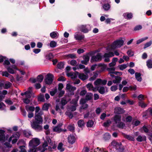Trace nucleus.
<instances>
[{
    "instance_id": "f257e3e1",
    "label": "nucleus",
    "mask_w": 152,
    "mask_h": 152,
    "mask_svg": "<svg viewBox=\"0 0 152 152\" xmlns=\"http://www.w3.org/2000/svg\"><path fill=\"white\" fill-rule=\"evenodd\" d=\"M40 124H42L38 123V122L35 121L34 120H33L32 122H31V125L32 128L39 131L41 130L42 129V126L39 125Z\"/></svg>"
},
{
    "instance_id": "f03ea898",
    "label": "nucleus",
    "mask_w": 152,
    "mask_h": 152,
    "mask_svg": "<svg viewBox=\"0 0 152 152\" xmlns=\"http://www.w3.org/2000/svg\"><path fill=\"white\" fill-rule=\"evenodd\" d=\"M124 41L122 40H118L114 42L111 45L113 49L121 47L123 45Z\"/></svg>"
},
{
    "instance_id": "7ed1b4c3",
    "label": "nucleus",
    "mask_w": 152,
    "mask_h": 152,
    "mask_svg": "<svg viewBox=\"0 0 152 152\" xmlns=\"http://www.w3.org/2000/svg\"><path fill=\"white\" fill-rule=\"evenodd\" d=\"M29 144L31 147H36L40 144V140L38 138H33L30 141Z\"/></svg>"
},
{
    "instance_id": "20e7f679",
    "label": "nucleus",
    "mask_w": 152,
    "mask_h": 152,
    "mask_svg": "<svg viewBox=\"0 0 152 152\" xmlns=\"http://www.w3.org/2000/svg\"><path fill=\"white\" fill-rule=\"evenodd\" d=\"M53 77L54 76L52 74H48L46 78L45 79L46 83L48 85L51 84L53 81Z\"/></svg>"
},
{
    "instance_id": "39448f33",
    "label": "nucleus",
    "mask_w": 152,
    "mask_h": 152,
    "mask_svg": "<svg viewBox=\"0 0 152 152\" xmlns=\"http://www.w3.org/2000/svg\"><path fill=\"white\" fill-rule=\"evenodd\" d=\"M66 88L69 92V94L72 95L74 94V91L76 90V88L72 86L69 84H67L66 86Z\"/></svg>"
},
{
    "instance_id": "423d86ee",
    "label": "nucleus",
    "mask_w": 152,
    "mask_h": 152,
    "mask_svg": "<svg viewBox=\"0 0 152 152\" xmlns=\"http://www.w3.org/2000/svg\"><path fill=\"white\" fill-rule=\"evenodd\" d=\"M44 77L42 75H38L36 78H30V80L31 81L32 83H34L36 82L41 83L43 80Z\"/></svg>"
},
{
    "instance_id": "0eeeda50",
    "label": "nucleus",
    "mask_w": 152,
    "mask_h": 152,
    "mask_svg": "<svg viewBox=\"0 0 152 152\" xmlns=\"http://www.w3.org/2000/svg\"><path fill=\"white\" fill-rule=\"evenodd\" d=\"M80 30L84 33H87L91 30L90 25H82L80 27Z\"/></svg>"
},
{
    "instance_id": "6e6552de",
    "label": "nucleus",
    "mask_w": 152,
    "mask_h": 152,
    "mask_svg": "<svg viewBox=\"0 0 152 152\" xmlns=\"http://www.w3.org/2000/svg\"><path fill=\"white\" fill-rule=\"evenodd\" d=\"M101 59V54L100 53H98L96 56H93L91 58V60L94 61H99Z\"/></svg>"
},
{
    "instance_id": "1a4fd4ad",
    "label": "nucleus",
    "mask_w": 152,
    "mask_h": 152,
    "mask_svg": "<svg viewBox=\"0 0 152 152\" xmlns=\"http://www.w3.org/2000/svg\"><path fill=\"white\" fill-rule=\"evenodd\" d=\"M32 87H30L28 88V90L25 92L26 98H30L32 95Z\"/></svg>"
},
{
    "instance_id": "9d476101",
    "label": "nucleus",
    "mask_w": 152,
    "mask_h": 152,
    "mask_svg": "<svg viewBox=\"0 0 152 152\" xmlns=\"http://www.w3.org/2000/svg\"><path fill=\"white\" fill-rule=\"evenodd\" d=\"M62 125V124H60L57 126H55L53 128V131L58 133H59L62 132L63 131V130L61 128Z\"/></svg>"
},
{
    "instance_id": "9b49d317",
    "label": "nucleus",
    "mask_w": 152,
    "mask_h": 152,
    "mask_svg": "<svg viewBox=\"0 0 152 152\" xmlns=\"http://www.w3.org/2000/svg\"><path fill=\"white\" fill-rule=\"evenodd\" d=\"M115 68L114 67L108 68H107V70L109 72V74L111 73H114L115 75H117V73H119V75H121L122 73L121 72H114L115 70Z\"/></svg>"
},
{
    "instance_id": "f8f14e48",
    "label": "nucleus",
    "mask_w": 152,
    "mask_h": 152,
    "mask_svg": "<svg viewBox=\"0 0 152 152\" xmlns=\"http://www.w3.org/2000/svg\"><path fill=\"white\" fill-rule=\"evenodd\" d=\"M114 112L117 114H121L124 113V111L123 108L119 107H117L114 108Z\"/></svg>"
},
{
    "instance_id": "ddd939ff",
    "label": "nucleus",
    "mask_w": 152,
    "mask_h": 152,
    "mask_svg": "<svg viewBox=\"0 0 152 152\" xmlns=\"http://www.w3.org/2000/svg\"><path fill=\"white\" fill-rule=\"evenodd\" d=\"M83 60L81 61V63L83 64L87 65L89 60V57L88 55H86L83 56Z\"/></svg>"
},
{
    "instance_id": "4468645a",
    "label": "nucleus",
    "mask_w": 152,
    "mask_h": 152,
    "mask_svg": "<svg viewBox=\"0 0 152 152\" xmlns=\"http://www.w3.org/2000/svg\"><path fill=\"white\" fill-rule=\"evenodd\" d=\"M35 121H37L38 123L42 124L43 122V119L41 116L37 115L36 113L35 114Z\"/></svg>"
},
{
    "instance_id": "2eb2a0df",
    "label": "nucleus",
    "mask_w": 152,
    "mask_h": 152,
    "mask_svg": "<svg viewBox=\"0 0 152 152\" xmlns=\"http://www.w3.org/2000/svg\"><path fill=\"white\" fill-rule=\"evenodd\" d=\"M113 120L115 124H117L121 120V115H116L113 117Z\"/></svg>"
},
{
    "instance_id": "dca6fc26",
    "label": "nucleus",
    "mask_w": 152,
    "mask_h": 152,
    "mask_svg": "<svg viewBox=\"0 0 152 152\" xmlns=\"http://www.w3.org/2000/svg\"><path fill=\"white\" fill-rule=\"evenodd\" d=\"M5 131L2 130H0V142H4L5 141V137L4 134Z\"/></svg>"
},
{
    "instance_id": "f3484780",
    "label": "nucleus",
    "mask_w": 152,
    "mask_h": 152,
    "mask_svg": "<svg viewBox=\"0 0 152 152\" xmlns=\"http://www.w3.org/2000/svg\"><path fill=\"white\" fill-rule=\"evenodd\" d=\"M115 147L118 150L119 152H121L124 150L122 146V144L121 142L118 143Z\"/></svg>"
},
{
    "instance_id": "a211bd4d",
    "label": "nucleus",
    "mask_w": 152,
    "mask_h": 152,
    "mask_svg": "<svg viewBox=\"0 0 152 152\" xmlns=\"http://www.w3.org/2000/svg\"><path fill=\"white\" fill-rule=\"evenodd\" d=\"M97 90L100 94H104L105 92V88L103 86L98 87ZM106 92H107V91L106 90Z\"/></svg>"
},
{
    "instance_id": "6ab92c4d",
    "label": "nucleus",
    "mask_w": 152,
    "mask_h": 152,
    "mask_svg": "<svg viewBox=\"0 0 152 152\" xmlns=\"http://www.w3.org/2000/svg\"><path fill=\"white\" fill-rule=\"evenodd\" d=\"M75 137L73 135H70L68 137V142L72 144L75 142Z\"/></svg>"
},
{
    "instance_id": "aec40b11",
    "label": "nucleus",
    "mask_w": 152,
    "mask_h": 152,
    "mask_svg": "<svg viewBox=\"0 0 152 152\" xmlns=\"http://www.w3.org/2000/svg\"><path fill=\"white\" fill-rule=\"evenodd\" d=\"M146 137L145 136H142L141 135H139L136 138L137 140L139 142L146 141Z\"/></svg>"
},
{
    "instance_id": "412c9836",
    "label": "nucleus",
    "mask_w": 152,
    "mask_h": 152,
    "mask_svg": "<svg viewBox=\"0 0 152 152\" xmlns=\"http://www.w3.org/2000/svg\"><path fill=\"white\" fill-rule=\"evenodd\" d=\"M84 35L79 32H77L74 34V38H84Z\"/></svg>"
},
{
    "instance_id": "4be33fe9",
    "label": "nucleus",
    "mask_w": 152,
    "mask_h": 152,
    "mask_svg": "<svg viewBox=\"0 0 152 152\" xmlns=\"http://www.w3.org/2000/svg\"><path fill=\"white\" fill-rule=\"evenodd\" d=\"M88 77V75H85L83 73H81L79 76V78L83 81L87 79Z\"/></svg>"
},
{
    "instance_id": "5701e85b",
    "label": "nucleus",
    "mask_w": 152,
    "mask_h": 152,
    "mask_svg": "<svg viewBox=\"0 0 152 152\" xmlns=\"http://www.w3.org/2000/svg\"><path fill=\"white\" fill-rule=\"evenodd\" d=\"M122 134L124 138L129 140L134 141L135 140L134 138L130 135H127L124 133H122Z\"/></svg>"
},
{
    "instance_id": "b1692460",
    "label": "nucleus",
    "mask_w": 152,
    "mask_h": 152,
    "mask_svg": "<svg viewBox=\"0 0 152 152\" xmlns=\"http://www.w3.org/2000/svg\"><path fill=\"white\" fill-rule=\"evenodd\" d=\"M115 79L113 80V82L114 83H119L122 79L121 77L118 76H115Z\"/></svg>"
},
{
    "instance_id": "393cba45",
    "label": "nucleus",
    "mask_w": 152,
    "mask_h": 152,
    "mask_svg": "<svg viewBox=\"0 0 152 152\" xmlns=\"http://www.w3.org/2000/svg\"><path fill=\"white\" fill-rule=\"evenodd\" d=\"M59 34L56 31H53L50 34V36L52 38H55L59 37Z\"/></svg>"
},
{
    "instance_id": "a878e982",
    "label": "nucleus",
    "mask_w": 152,
    "mask_h": 152,
    "mask_svg": "<svg viewBox=\"0 0 152 152\" xmlns=\"http://www.w3.org/2000/svg\"><path fill=\"white\" fill-rule=\"evenodd\" d=\"M116 126L117 127L123 129L125 126V124L124 122L120 121L117 124Z\"/></svg>"
},
{
    "instance_id": "bb28decb",
    "label": "nucleus",
    "mask_w": 152,
    "mask_h": 152,
    "mask_svg": "<svg viewBox=\"0 0 152 152\" xmlns=\"http://www.w3.org/2000/svg\"><path fill=\"white\" fill-rule=\"evenodd\" d=\"M141 75V74L140 73L136 72L135 73V77L138 81L140 82L141 81L142 78Z\"/></svg>"
},
{
    "instance_id": "cd10ccee",
    "label": "nucleus",
    "mask_w": 152,
    "mask_h": 152,
    "mask_svg": "<svg viewBox=\"0 0 152 152\" xmlns=\"http://www.w3.org/2000/svg\"><path fill=\"white\" fill-rule=\"evenodd\" d=\"M51 105L49 103H45L42 106V110H43L47 111L49 108V107Z\"/></svg>"
},
{
    "instance_id": "c85d7f7f",
    "label": "nucleus",
    "mask_w": 152,
    "mask_h": 152,
    "mask_svg": "<svg viewBox=\"0 0 152 152\" xmlns=\"http://www.w3.org/2000/svg\"><path fill=\"white\" fill-rule=\"evenodd\" d=\"M85 124V122L83 120H80L77 122L78 126L80 127H83Z\"/></svg>"
},
{
    "instance_id": "c756f323",
    "label": "nucleus",
    "mask_w": 152,
    "mask_h": 152,
    "mask_svg": "<svg viewBox=\"0 0 152 152\" xmlns=\"http://www.w3.org/2000/svg\"><path fill=\"white\" fill-rule=\"evenodd\" d=\"M114 56V54L113 52H110L108 53H105L104 55V57H108L109 58L111 57H113Z\"/></svg>"
},
{
    "instance_id": "7c9ffc66",
    "label": "nucleus",
    "mask_w": 152,
    "mask_h": 152,
    "mask_svg": "<svg viewBox=\"0 0 152 152\" xmlns=\"http://www.w3.org/2000/svg\"><path fill=\"white\" fill-rule=\"evenodd\" d=\"M25 108L27 111H30L32 112L34 111L35 110V108L33 106H29L26 105L25 106Z\"/></svg>"
},
{
    "instance_id": "2f4dec72",
    "label": "nucleus",
    "mask_w": 152,
    "mask_h": 152,
    "mask_svg": "<svg viewBox=\"0 0 152 152\" xmlns=\"http://www.w3.org/2000/svg\"><path fill=\"white\" fill-rule=\"evenodd\" d=\"M86 87L89 91H94V88L91 83H88L86 85Z\"/></svg>"
},
{
    "instance_id": "473e14b6",
    "label": "nucleus",
    "mask_w": 152,
    "mask_h": 152,
    "mask_svg": "<svg viewBox=\"0 0 152 152\" xmlns=\"http://www.w3.org/2000/svg\"><path fill=\"white\" fill-rule=\"evenodd\" d=\"M63 144L62 142H60L58 146V149L61 152H63L64 150V148H63Z\"/></svg>"
},
{
    "instance_id": "72a5a7b5",
    "label": "nucleus",
    "mask_w": 152,
    "mask_h": 152,
    "mask_svg": "<svg viewBox=\"0 0 152 152\" xmlns=\"http://www.w3.org/2000/svg\"><path fill=\"white\" fill-rule=\"evenodd\" d=\"M93 96V94L91 93H88L86 96V99L88 101L90 100Z\"/></svg>"
},
{
    "instance_id": "f704fd0d",
    "label": "nucleus",
    "mask_w": 152,
    "mask_h": 152,
    "mask_svg": "<svg viewBox=\"0 0 152 152\" xmlns=\"http://www.w3.org/2000/svg\"><path fill=\"white\" fill-rule=\"evenodd\" d=\"M94 122L92 120H89L87 123V126L88 127H91L93 125Z\"/></svg>"
},
{
    "instance_id": "c9c22d12",
    "label": "nucleus",
    "mask_w": 152,
    "mask_h": 152,
    "mask_svg": "<svg viewBox=\"0 0 152 152\" xmlns=\"http://www.w3.org/2000/svg\"><path fill=\"white\" fill-rule=\"evenodd\" d=\"M66 57L68 58H71L72 59L75 58H76V55L74 53H70L66 55Z\"/></svg>"
},
{
    "instance_id": "e433bc0d",
    "label": "nucleus",
    "mask_w": 152,
    "mask_h": 152,
    "mask_svg": "<svg viewBox=\"0 0 152 152\" xmlns=\"http://www.w3.org/2000/svg\"><path fill=\"white\" fill-rule=\"evenodd\" d=\"M147 66L149 68H152V60L150 59L148 60L146 62Z\"/></svg>"
},
{
    "instance_id": "4c0bfd02",
    "label": "nucleus",
    "mask_w": 152,
    "mask_h": 152,
    "mask_svg": "<svg viewBox=\"0 0 152 152\" xmlns=\"http://www.w3.org/2000/svg\"><path fill=\"white\" fill-rule=\"evenodd\" d=\"M38 101L44 102L45 101L44 96L43 95L40 94L38 98Z\"/></svg>"
},
{
    "instance_id": "58836bf2",
    "label": "nucleus",
    "mask_w": 152,
    "mask_h": 152,
    "mask_svg": "<svg viewBox=\"0 0 152 152\" xmlns=\"http://www.w3.org/2000/svg\"><path fill=\"white\" fill-rule=\"evenodd\" d=\"M103 8L105 10H108L110 8V5L108 4H106L103 5Z\"/></svg>"
},
{
    "instance_id": "ea45409f",
    "label": "nucleus",
    "mask_w": 152,
    "mask_h": 152,
    "mask_svg": "<svg viewBox=\"0 0 152 152\" xmlns=\"http://www.w3.org/2000/svg\"><path fill=\"white\" fill-rule=\"evenodd\" d=\"M76 106L75 105H71L68 107V110L72 111H74L76 110Z\"/></svg>"
},
{
    "instance_id": "a19ab883",
    "label": "nucleus",
    "mask_w": 152,
    "mask_h": 152,
    "mask_svg": "<svg viewBox=\"0 0 152 152\" xmlns=\"http://www.w3.org/2000/svg\"><path fill=\"white\" fill-rule=\"evenodd\" d=\"M53 56L52 54L50 53L47 54L46 56V59L49 60H50L53 58Z\"/></svg>"
},
{
    "instance_id": "79ce46f5",
    "label": "nucleus",
    "mask_w": 152,
    "mask_h": 152,
    "mask_svg": "<svg viewBox=\"0 0 152 152\" xmlns=\"http://www.w3.org/2000/svg\"><path fill=\"white\" fill-rule=\"evenodd\" d=\"M110 136L109 134L108 133H106L104 134L103 138L105 140H107L110 139Z\"/></svg>"
},
{
    "instance_id": "37998d69",
    "label": "nucleus",
    "mask_w": 152,
    "mask_h": 152,
    "mask_svg": "<svg viewBox=\"0 0 152 152\" xmlns=\"http://www.w3.org/2000/svg\"><path fill=\"white\" fill-rule=\"evenodd\" d=\"M12 84L10 82H7L4 85V89H7L10 88Z\"/></svg>"
},
{
    "instance_id": "c03bdc74",
    "label": "nucleus",
    "mask_w": 152,
    "mask_h": 152,
    "mask_svg": "<svg viewBox=\"0 0 152 152\" xmlns=\"http://www.w3.org/2000/svg\"><path fill=\"white\" fill-rule=\"evenodd\" d=\"M64 64L63 62H60L57 65V67L59 69H61L64 68Z\"/></svg>"
},
{
    "instance_id": "a18cd8bd",
    "label": "nucleus",
    "mask_w": 152,
    "mask_h": 152,
    "mask_svg": "<svg viewBox=\"0 0 152 152\" xmlns=\"http://www.w3.org/2000/svg\"><path fill=\"white\" fill-rule=\"evenodd\" d=\"M128 65V64H124L121 65L119 66V68L120 70H123L127 67Z\"/></svg>"
},
{
    "instance_id": "49530a36",
    "label": "nucleus",
    "mask_w": 152,
    "mask_h": 152,
    "mask_svg": "<svg viewBox=\"0 0 152 152\" xmlns=\"http://www.w3.org/2000/svg\"><path fill=\"white\" fill-rule=\"evenodd\" d=\"M138 104L142 108L145 107L147 106V104L143 102L140 101L138 102Z\"/></svg>"
},
{
    "instance_id": "de8ad7c7",
    "label": "nucleus",
    "mask_w": 152,
    "mask_h": 152,
    "mask_svg": "<svg viewBox=\"0 0 152 152\" xmlns=\"http://www.w3.org/2000/svg\"><path fill=\"white\" fill-rule=\"evenodd\" d=\"M98 73H94V75L89 78V80L91 81L94 80L96 79V77H98Z\"/></svg>"
},
{
    "instance_id": "09e8293b",
    "label": "nucleus",
    "mask_w": 152,
    "mask_h": 152,
    "mask_svg": "<svg viewBox=\"0 0 152 152\" xmlns=\"http://www.w3.org/2000/svg\"><path fill=\"white\" fill-rule=\"evenodd\" d=\"M67 102L66 101V98L64 97L62 98L61 101V103L62 106H64L66 104Z\"/></svg>"
},
{
    "instance_id": "8fccbe9b",
    "label": "nucleus",
    "mask_w": 152,
    "mask_h": 152,
    "mask_svg": "<svg viewBox=\"0 0 152 152\" xmlns=\"http://www.w3.org/2000/svg\"><path fill=\"white\" fill-rule=\"evenodd\" d=\"M56 42L54 41H51L50 43V46L51 48H54L56 46Z\"/></svg>"
},
{
    "instance_id": "3c124183",
    "label": "nucleus",
    "mask_w": 152,
    "mask_h": 152,
    "mask_svg": "<svg viewBox=\"0 0 152 152\" xmlns=\"http://www.w3.org/2000/svg\"><path fill=\"white\" fill-rule=\"evenodd\" d=\"M7 69L8 72L11 74H13L15 73L14 70L10 66L8 67Z\"/></svg>"
},
{
    "instance_id": "603ef678",
    "label": "nucleus",
    "mask_w": 152,
    "mask_h": 152,
    "mask_svg": "<svg viewBox=\"0 0 152 152\" xmlns=\"http://www.w3.org/2000/svg\"><path fill=\"white\" fill-rule=\"evenodd\" d=\"M101 81H102L101 79H98L94 82V84L95 85L100 84H101Z\"/></svg>"
},
{
    "instance_id": "864d4df0",
    "label": "nucleus",
    "mask_w": 152,
    "mask_h": 152,
    "mask_svg": "<svg viewBox=\"0 0 152 152\" xmlns=\"http://www.w3.org/2000/svg\"><path fill=\"white\" fill-rule=\"evenodd\" d=\"M111 123V122L110 121V120H108L104 123V126L105 127L108 126Z\"/></svg>"
},
{
    "instance_id": "5fc2aeb1",
    "label": "nucleus",
    "mask_w": 152,
    "mask_h": 152,
    "mask_svg": "<svg viewBox=\"0 0 152 152\" xmlns=\"http://www.w3.org/2000/svg\"><path fill=\"white\" fill-rule=\"evenodd\" d=\"M29 98H23V102L26 104H28L30 102V100Z\"/></svg>"
},
{
    "instance_id": "6e6d98bb",
    "label": "nucleus",
    "mask_w": 152,
    "mask_h": 152,
    "mask_svg": "<svg viewBox=\"0 0 152 152\" xmlns=\"http://www.w3.org/2000/svg\"><path fill=\"white\" fill-rule=\"evenodd\" d=\"M23 134L26 137H28L31 135V133L30 132H28L24 131L23 132Z\"/></svg>"
},
{
    "instance_id": "4d7b16f0",
    "label": "nucleus",
    "mask_w": 152,
    "mask_h": 152,
    "mask_svg": "<svg viewBox=\"0 0 152 152\" xmlns=\"http://www.w3.org/2000/svg\"><path fill=\"white\" fill-rule=\"evenodd\" d=\"M77 63L76 61L75 60H72L70 62V64L73 66L76 65Z\"/></svg>"
},
{
    "instance_id": "13d9d810",
    "label": "nucleus",
    "mask_w": 152,
    "mask_h": 152,
    "mask_svg": "<svg viewBox=\"0 0 152 152\" xmlns=\"http://www.w3.org/2000/svg\"><path fill=\"white\" fill-rule=\"evenodd\" d=\"M65 114L70 118H72L73 117V115L71 112H66L65 113Z\"/></svg>"
},
{
    "instance_id": "bf43d9fd",
    "label": "nucleus",
    "mask_w": 152,
    "mask_h": 152,
    "mask_svg": "<svg viewBox=\"0 0 152 152\" xmlns=\"http://www.w3.org/2000/svg\"><path fill=\"white\" fill-rule=\"evenodd\" d=\"M152 43V41H150L146 43L144 45V48H145L148 47L150 46Z\"/></svg>"
},
{
    "instance_id": "052dcab7",
    "label": "nucleus",
    "mask_w": 152,
    "mask_h": 152,
    "mask_svg": "<svg viewBox=\"0 0 152 152\" xmlns=\"http://www.w3.org/2000/svg\"><path fill=\"white\" fill-rule=\"evenodd\" d=\"M6 106L3 102H0V109L1 110H4Z\"/></svg>"
},
{
    "instance_id": "680f3d73",
    "label": "nucleus",
    "mask_w": 152,
    "mask_h": 152,
    "mask_svg": "<svg viewBox=\"0 0 152 152\" xmlns=\"http://www.w3.org/2000/svg\"><path fill=\"white\" fill-rule=\"evenodd\" d=\"M99 66L101 67V69L104 70L106 68L107 65L104 64H99Z\"/></svg>"
},
{
    "instance_id": "e2e57ef3",
    "label": "nucleus",
    "mask_w": 152,
    "mask_h": 152,
    "mask_svg": "<svg viewBox=\"0 0 152 152\" xmlns=\"http://www.w3.org/2000/svg\"><path fill=\"white\" fill-rule=\"evenodd\" d=\"M67 128L71 132H73L75 130L74 126L71 125H69L68 126Z\"/></svg>"
},
{
    "instance_id": "0e129e2a",
    "label": "nucleus",
    "mask_w": 152,
    "mask_h": 152,
    "mask_svg": "<svg viewBox=\"0 0 152 152\" xmlns=\"http://www.w3.org/2000/svg\"><path fill=\"white\" fill-rule=\"evenodd\" d=\"M28 151V152H36L37 151V147H31Z\"/></svg>"
},
{
    "instance_id": "69168bd1",
    "label": "nucleus",
    "mask_w": 152,
    "mask_h": 152,
    "mask_svg": "<svg viewBox=\"0 0 152 152\" xmlns=\"http://www.w3.org/2000/svg\"><path fill=\"white\" fill-rule=\"evenodd\" d=\"M132 118L130 116H127L126 118V122H130L132 120Z\"/></svg>"
},
{
    "instance_id": "338daca9",
    "label": "nucleus",
    "mask_w": 152,
    "mask_h": 152,
    "mask_svg": "<svg viewBox=\"0 0 152 152\" xmlns=\"http://www.w3.org/2000/svg\"><path fill=\"white\" fill-rule=\"evenodd\" d=\"M142 28V26L141 25H138L136 26L134 28V31H137L141 29Z\"/></svg>"
},
{
    "instance_id": "774afa93",
    "label": "nucleus",
    "mask_w": 152,
    "mask_h": 152,
    "mask_svg": "<svg viewBox=\"0 0 152 152\" xmlns=\"http://www.w3.org/2000/svg\"><path fill=\"white\" fill-rule=\"evenodd\" d=\"M132 17V14L131 13H127V15H126V19H131Z\"/></svg>"
}]
</instances>
